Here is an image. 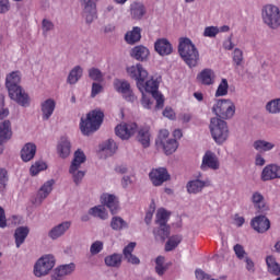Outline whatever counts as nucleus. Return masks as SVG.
<instances>
[{
  "label": "nucleus",
  "mask_w": 280,
  "mask_h": 280,
  "mask_svg": "<svg viewBox=\"0 0 280 280\" xmlns=\"http://www.w3.org/2000/svg\"><path fill=\"white\" fill-rule=\"evenodd\" d=\"M127 73L132 80H136L137 88L141 93L143 91L151 93L156 101L155 108H163L165 101L163 100V94L159 93V82L154 79L148 80V70L141 63L127 68Z\"/></svg>",
  "instance_id": "f257e3e1"
},
{
  "label": "nucleus",
  "mask_w": 280,
  "mask_h": 280,
  "mask_svg": "<svg viewBox=\"0 0 280 280\" xmlns=\"http://www.w3.org/2000/svg\"><path fill=\"white\" fill-rule=\"evenodd\" d=\"M178 54L189 69L198 67L200 62V51H198L194 42L188 37L179 38Z\"/></svg>",
  "instance_id": "f03ea898"
},
{
  "label": "nucleus",
  "mask_w": 280,
  "mask_h": 280,
  "mask_svg": "<svg viewBox=\"0 0 280 280\" xmlns=\"http://www.w3.org/2000/svg\"><path fill=\"white\" fill-rule=\"evenodd\" d=\"M104 122V112L94 109L86 114V118H81L80 130L82 135L89 137L93 132H97Z\"/></svg>",
  "instance_id": "7ed1b4c3"
},
{
  "label": "nucleus",
  "mask_w": 280,
  "mask_h": 280,
  "mask_svg": "<svg viewBox=\"0 0 280 280\" xmlns=\"http://www.w3.org/2000/svg\"><path fill=\"white\" fill-rule=\"evenodd\" d=\"M209 128L211 137L217 145H224V143L229 141L230 131L226 121L218 117L211 118Z\"/></svg>",
  "instance_id": "20e7f679"
},
{
  "label": "nucleus",
  "mask_w": 280,
  "mask_h": 280,
  "mask_svg": "<svg viewBox=\"0 0 280 280\" xmlns=\"http://www.w3.org/2000/svg\"><path fill=\"white\" fill-rule=\"evenodd\" d=\"M171 212L167 211H159L156 213L155 224H158V228H154L153 235L155 240H161L162 242H165L167 237H170L171 228L167 224L170 221Z\"/></svg>",
  "instance_id": "39448f33"
},
{
  "label": "nucleus",
  "mask_w": 280,
  "mask_h": 280,
  "mask_svg": "<svg viewBox=\"0 0 280 280\" xmlns=\"http://www.w3.org/2000/svg\"><path fill=\"white\" fill-rule=\"evenodd\" d=\"M86 162V155L84 154V151L77 150L74 152V158L71 162L69 173L72 175L73 183L75 185H80L82 183V178H84L85 173L84 171H78L79 167H81L82 163Z\"/></svg>",
  "instance_id": "423d86ee"
},
{
  "label": "nucleus",
  "mask_w": 280,
  "mask_h": 280,
  "mask_svg": "<svg viewBox=\"0 0 280 280\" xmlns=\"http://www.w3.org/2000/svg\"><path fill=\"white\" fill-rule=\"evenodd\" d=\"M156 148H162L165 154H174L178 150V142L176 139H170V131L167 129H161L158 138L155 139Z\"/></svg>",
  "instance_id": "0eeeda50"
},
{
  "label": "nucleus",
  "mask_w": 280,
  "mask_h": 280,
  "mask_svg": "<svg viewBox=\"0 0 280 280\" xmlns=\"http://www.w3.org/2000/svg\"><path fill=\"white\" fill-rule=\"evenodd\" d=\"M262 21L270 30L280 27V10L277 5L267 4L262 8Z\"/></svg>",
  "instance_id": "6e6552de"
},
{
  "label": "nucleus",
  "mask_w": 280,
  "mask_h": 280,
  "mask_svg": "<svg viewBox=\"0 0 280 280\" xmlns=\"http://www.w3.org/2000/svg\"><path fill=\"white\" fill-rule=\"evenodd\" d=\"M212 113L220 119H231L235 115V104L231 100H219L212 107Z\"/></svg>",
  "instance_id": "1a4fd4ad"
},
{
  "label": "nucleus",
  "mask_w": 280,
  "mask_h": 280,
  "mask_svg": "<svg viewBox=\"0 0 280 280\" xmlns=\"http://www.w3.org/2000/svg\"><path fill=\"white\" fill-rule=\"evenodd\" d=\"M54 266H56V258L52 255H45L40 257L35 266H34V275L35 277H45L54 270Z\"/></svg>",
  "instance_id": "9d476101"
},
{
  "label": "nucleus",
  "mask_w": 280,
  "mask_h": 280,
  "mask_svg": "<svg viewBox=\"0 0 280 280\" xmlns=\"http://www.w3.org/2000/svg\"><path fill=\"white\" fill-rule=\"evenodd\" d=\"M83 11L82 16L86 25H91L93 21L97 20V1L100 0H79Z\"/></svg>",
  "instance_id": "9b49d317"
},
{
  "label": "nucleus",
  "mask_w": 280,
  "mask_h": 280,
  "mask_svg": "<svg viewBox=\"0 0 280 280\" xmlns=\"http://www.w3.org/2000/svg\"><path fill=\"white\" fill-rule=\"evenodd\" d=\"M114 89L117 93L122 95L126 102H130L131 104L137 102V96L135 95V92H132V88H130V83L128 81L115 79Z\"/></svg>",
  "instance_id": "f8f14e48"
},
{
  "label": "nucleus",
  "mask_w": 280,
  "mask_h": 280,
  "mask_svg": "<svg viewBox=\"0 0 280 280\" xmlns=\"http://www.w3.org/2000/svg\"><path fill=\"white\" fill-rule=\"evenodd\" d=\"M9 97L16 102L20 106H30V96L25 93V90L21 85H14L12 88H7Z\"/></svg>",
  "instance_id": "ddd939ff"
},
{
  "label": "nucleus",
  "mask_w": 280,
  "mask_h": 280,
  "mask_svg": "<svg viewBox=\"0 0 280 280\" xmlns=\"http://www.w3.org/2000/svg\"><path fill=\"white\" fill-rule=\"evenodd\" d=\"M101 202L103 206L92 207L90 211H104V207L108 208L109 211L119 210V199L115 195L103 194L101 196Z\"/></svg>",
  "instance_id": "4468645a"
},
{
  "label": "nucleus",
  "mask_w": 280,
  "mask_h": 280,
  "mask_svg": "<svg viewBox=\"0 0 280 280\" xmlns=\"http://www.w3.org/2000/svg\"><path fill=\"white\" fill-rule=\"evenodd\" d=\"M200 170L202 172H207L208 170L217 172V170H220V159H218V155L212 151H206L202 156Z\"/></svg>",
  "instance_id": "2eb2a0df"
},
{
  "label": "nucleus",
  "mask_w": 280,
  "mask_h": 280,
  "mask_svg": "<svg viewBox=\"0 0 280 280\" xmlns=\"http://www.w3.org/2000/svg\"><path fill=\"white\" fill-rule=\"evenodd\" d=\"M149 178L154 185V187H161L163 183H167V180H170L171 176L170 173L167 172V168L159 167L150 172Z\"/></svg>",
  "instance_id": "dca6fc26"
},
{
  "label": "nucleus",
  "mask_w": 280,
  "mask_h": 280,
  "mask_svg": "<svg viewBox=\"0 0 280 280\" xmlns=\"http://www.w3.org/2000/svg\"><path fill=\"white\" fill-rule=\"evenodd\" d=\"M56 184V180L50 179L47 180L38 190L36 197L32 200L33 205L35 207H38L43 205V200L49 196L54 189V185Z\"/></svg>",
  "instance_id": "f3484780"
},
{
  "label": "nucleus",
  "mask_w": 280,
  "mask_h": 280,
  "mask_svg": "<svg viewBox=\"0 0 280 280\" xmlns=\"http://www.w3.org/2000/svg\"><path fill=\"white\" fill-rule=\"evenodd\" d=\"M135 132H137L136 122L120 124L115 128L116 136L119 137V139H122V141L130 139Z\"/></svg>",
  "instance_id": "a211bd4d"
},
{
  "label": "nucleus",
  "mask_w": 280,
  "mask_h": 280,
  "mask_svg": "<svg viewBox=\"0 0 280 280\" xmlns=\"http://www.w3.org/2000/svg\"><path fill=\"white\" fill-rule=\"evenodd\" d=\"M276 178H280V166L277 164H268L262 168L260 174V179L264 183L268 180H276Z\"/></svg>",
  "instance_id": "6ab92c4d"
},
{
  "label": "nucleus",
  "mask_w": 280,
  "mask_h": 280,
  "mask_svg": "<svg viewBox=\"0 0 280 280\" xmlns=\"http://www.w3.org/2000/svg\"><path fill=\"white\" fill-rule=\"evenodd\" d=\"M250 226L256 233H266L270 230V220L265 215H258L250 221Z\"/></svg>",
  "instance_id": "aec40b11"
},
{
  "label": "nucleus",
  "mask_w": 280,
  "mask_h": 280,
  "mask_svg": "<svg viewBox=\"0 0 280 280\" xmlns=\"http://www.w3.org/2000/svg\"><path fill=\"white\" fill-rule=\"evenodd\" d=\"M197 80L203 86H211L215 84V72L211 68H206L197 74Z\"/></svg>",
  "instance_id": "412c9836"
},
{
  "label": "nucleus",
  "mask_w": 280,
  "mask_h": 280,
  "mask_svg": "<svg viewBox=\"0 0 280 280\" xmlns=\"http://www.w3.org/2000/svg\"><path fill=\"white\" fill-rule=\"evenodd\" d=\"M129 12L133 21H141L148 14V9H145V4L142 2L135 1L130 4Z\"/></svg>",
  "instance_id": "4be33fe9"
},
{
  "label": "nucleus",
  "mask_w": 280,
  "mask_h": 280,
  "mask_svg": "<svg viewBox=\"0 0 280 280\" xmlns=\"http://www.w3.org/2000/svg\"><path fill=\"white\" fill-rule=\"evenodd\" d=\"M205 187H211V179L200 180H189L186 185L188 194H200Z\"/></svg>",
  "instance_id": "5701e85b"
},
{
  "label": "nucleus",
  "mask_w": 280,
  "mask_h": 280,
  "mask_svg": "<svg viewBox=\"0 0 280 280\" xmlns=\"http://www.w3.org/2000/svg\"><path fill=\"white\" fill-rule=\"evenodd\" d=\"M154 49L160 56H170L174 51L172 43L166 38L158 39L154 44Z\"/></svg>",
  "instance_id": "b1692460"
},
{
  "label": "nucleus",
  "mask_w": 280,
  "mask_h": 280,
  "mask_svg": "<svg viewBox=\"0 0 280 280\" xmlns=\"http://www.w3.org/2000/svg\"><path fill=\"white\" fill-rule=\"evenodd\" d=\"M137 247V243L131 242L129 243L122 250L125 259L128 261V264H132L133 266H139L141 264V260L139 257L133 255L135 248Z\"/></svg>",
  "instance_id": "393cba45"
},
{
  "label": "nucleus",
  "mask_w": 280,
  "mask_h": 280,
  "mask_svg": "<svg viewBox=\"0 0 280 280\" xmlns=\"http://www.w3.org/2000/svg\"><path fill=\"white\" fill-rule=\"evenodd\" d=\"M69 229H71V222L65 221V222L56 225L55 228H52L49 231L48 236L50 240H58V237H62V235L65 233H67V231H69Z\"/></svg>",
  "instance_id": "a878e982"
},
{
  "label": "nucleus",
  "mask_w": 280,
  "mask_h": 280,
  "mask_svg": "<svg viewBox=\"0 0 280 280\" xmlns=\"http://www.w3.org/2000/svg\"><path fill=\"white\" fill-rule=\"evenodd\" d=\"M131 58L139 62H145L150 58V49L143 45L136 46L131 49Z\"/></svg>",
  "instance_id": "bb28decb"
},
{
  "label": "nucleus",
  "mask_w": 280,
  "mask_h": 280,
  "mask_svg": "<svg viewBox=\"0 0 280 280\" xmlns=\"http://www.w3.org/2000/svg\"><path fill=\"white\" fill-rule=\"evenodd\" d=\"M75 264L70 262L68 265H61L55 270V275L51 277V280H60L62 277H67V275H71L74 272Z\"/></svg>",
  "instance_id": "cd10ccee"
},
{
  "label": "nucleus",
  "mask_w": 280,
  "mask_h": 280,
  "mask_svg": "<svg viewBox=\"0 0 280 280\" xmlns=\"http://www.w3.org/2000/svg\"><path fill=\"white\" fill-rule=\"evenodd\" d=\"M136 139L138 142H140L142 148H150V141L152 139V133H150V127H141L138 130Z\"/></svg>",
  "instance_id": "c85d7f7f"
},
{
  "label": "nucleus",
  "mask_w": 280,
  "mask_h": 280,
  "mask_svg": "<svg viewBox=\"0 0 280 280\" xmlns=\"http://www.w3.org/2000/svg\"><path fill=\"white\" fill-rule=\"evenodd\" d=\"M54 110H56V101H54L52 98H48L42 103L44 121L49 120V118L54 115Z\"/></svg>",
  "instance_id": "c756f323"
},
{
  "label": "nucleus",
  "mask_w": 280,
  "mask_h": 280,
  "mask_svg": "<svg viewBox=\"0 0 280 280\" xmlns=\"http://www.w3.org/2000/svg\"><path fill=\"white\" fill-rule=\"evenodd\" d=\"M57 152L61 159H67L71 154V142L67 137H61L57 145Z\"/></svg>",
  "instance_id": "7c9ffc66"
},
{
  "label": "nucleus",
  "mask_w": 280,
  "mask_h": 280,
  "mask_svg": "<svg viewBox=\"0 0 280 280\" xmlns=\"http://www.w3.org/2000/svg\"><path fill=\"white\" fill-rule=\"evenodd\" d=\"M34 156H36V144L28 142L21 150V159L24 163H28Z\"/></svg>",
  "instance_id": "2f4dec72"
},
{
  "label": "nucleus",
  "mask_w": 280,
  "mask_h": 280,
  "mask_svg": "<svg viewBox=\"0 0 280 280\" xmlns=\"http://www.w3.org/2000/svg\"><path fill=\"white\" fill-rule=\"evenodd\" d=\"M12 139V124L10 120L0 122V141H10Z\"/></svg>",
  "instance_id": "473e14b6"
},
{
  "label": "nucleus",
  "mask_w": 280,
  "mask_h": 280,
  "mask_svg": "<svg viewBox=\"0 0 280 280\" xmlns=\"http://www.w3.org/2000/svg\"><path fill=\"white\" fill-rule=\"evenodd\" d=\"M27 235H30V229L27 226H20L15 230L14 237L16 248H21V245L27 240Z\"/></svg>",
  "instance_id": "72a5a7b5"
},
{
  "label": "nucleus",
  "mask_w": 280,
  "mask_h": 280,
  "mask_svg": "<svg viewBox=\"0 0 280 280\" xmlns=\"http://www.w3.org/2000/svg\"><path fill=\"white\" fill-rule=\"evenodd\" d=\"M125 40L128 45H135L141 40V27L135 26L132 31H129L125 35Z\"/></svg>",
  "instance_id": "f704fd0d"
},
{
  "label": "nucleus",
  "mask_w": 280,
  "mask_h": 280,
  "mask_svg": "<svg viewBox=\"0 0 280 280\" xmlns=\"http://www.w3.org/2000/svg\"><path fill=\"white\" fill-rule=\"evenodd\" d=\"M84 73V69L80 66H75L71 69V71L68 74L67 83L68 84H78L80 82V79L82 78V74Z\"/></svg>",
  "instance_id": "c9c22d12"
},
{
  "label": "nucleus",
  "mask_w": 280,
  "mask_h": 280,
  "mask_svg": "<svg viewBox=\"0 0 280 280\" xmlns=\"http://www.w3.org/2000/svg\"><path fill=\"white\" fill-rule=\"evenodd\" d=\"M253 148L256 152H270V150H275V143L259 139L254 141Z\"/></svg>",
  "instance_id": "e433bc0d"
},
{
  "label": "nucleus",
  "mask_w": 280,
  "mask_h": 280,
  "mask_svg": "<svg viewBox=\"0 0 280 280\" xmlns=\"http://www.w3.org/2000/svg\"><path fill=\"white\" fill-rule=\"evenodd\" d=\"M7 89H12V86H21V72L13 71L7 75L5 79Z\"/></svg>",
  "instance_id": "4c0bfd02"
},
{
  "label": "nucleus",
  "mask_w": 280,
  "mask_h": 280,
  "mask_svg": "<svg viewBox=\"0 0 280 280\" xmlns=\"http://www.w3.org/2000/svg\"><path fill=\"white\" fill-rule=\"evenodd\" d=\"M100 149H101V152H105L107 156H113V154L117 152V143H115V140L109 139L103 142Z\"/></svg>",
  "instance_id": "58836bf2"
},
{
  "label": "nucleus",
  "mask_w": 280,
  "mask_h": 280,
  "mask_svg": "<svg viewBox=\"0 0 280 280\" xmlns=\"http://www.w3.org/2000/svg\"><path fill=\"white\" fill-rule=\"evenodd\" d=\"M266 264H267L268 272H270V275H275V277H280V266L275 259V257L268 256L266 258Z\"/></svg>",
  "instance_id": "ea45409f"
},
{
  "label": "nucleus",
  "mask_w": 280,
  "mask_h": 280,
  "mask_svg": "<svg viewBox=\"0 0 280 280\" xmlns=\"http://www.w3.org/2000/svg\"><path fill=\"white\" fill-rule=\"evenodd\" d=\"M121 257L122 256L120 254H113L105 257V264L110 268H119V266H121Z\"/></svg>",
  "instance_id": "a19ab883"
},
{
  "label": "nucleus",
  "mask_w": 280,
  "mask_h": 280,
  "mask_svg": "<svg viewBox=\"0 0 280 280\" xmlns=\"http://www.w3.org/2000/svg\"><path fill=\"white\" fill-rule=\"evenodd\" d=\"M180 242H183V236H180V235L171 236L165 244L166 253L174 250V248H176L178 246V244H180Z\"/></svg>",
  "instance_id": "79ce46f5"
},
{
  "label": "nucleus",
  "mask_w": 280,
  "mask_h": 280,
  "mask_svg": "<svg viewBox=\"0 0 280 280\" xmlns=\"http://www.w3.org/2000/svg\"><path fill=\"white\" fill-rule=\"evenodd\" d=\"M266 110L271 115H278V113H280V98L269 101L266 104Z\"/></svg>",
  "instance_id": "37998d69"
},
{
  "label": "nucleus",
  "mask_w": 280,
  "mask_h": 280,
  "mask_svg": "<svg viewBox=\"0 0 280 280\" xmlns=\"http://www.w3.org/2000/svg\"><path fill=\"white\" fill-rule=\"evenodd\" d=\"M232 60L235 69H237V67H242V65H244V51L240 48H235L232 52Z\"/></svg>",
  "instance_id": "c03bdc74"
},
{
  "label": "nucleus",
  "mask_w": 280,
  "mask_h": 280,
  "mask_svg": "<svg viewBox=\"0 0 280 280\" xmlns=\"http://www.w3.org/2000/svg\"><path fill=\"white\" fill-rule=\"evenodd\" d=\"M89 78L94 82H104V73L97 68H90L88 70Z\"/></svg>",
  "instance_id": "a18cd8bd"
},
{
  "label": "nucleus",
  "mask_w": 280,
  "mask_h": 280,
  "mask_svg": "<svg viewBox=\"0 0 280 280\" xmlns=\"http://www.w3.org/2000/svg\"><path fill=\"white\" fill-rule=\"evenodd\" d=\"M252 202L256 207V209H266V203L264 202V195L258 191L253 194Z\"/></svg>",
  "instance_id": "49530a36"
},
{
  "label": "nucleus",
  "mask_w": 280,
  "mask_h": 280,
  "mask_svg": "<svg viewBox=\"0 0 280 280\" xmlns=\"http://www.w3.org/2000/svg\"><path fill=\"white\" fill-rule=\"evenodd\" d=\"M229 93V81L226 79H222L221 83L219 84L215 97H224V95H228Z\"/></svg>",
  "instance_id": "de8ad7c7"
},
{
  "label": "nucleus",
  "mask_w": 280,
  "mask_h": 280,
  "mask_svg": "<svg viewBox=\"0 0 280 280\" xmlns=\"http://www.w3.org/2000/svg\"><path fill=\"white\" fill-rule=\"evenodd\" d=\"M44 170H47V164L43 161H37L31 166L30 172L32 176H37V174Z\"/></svg>",
  "instance_id": "09e8293b"
},
{
  "label": "nucleus",
  "mask_w": 280,
  "mask_h": 280,
  "mask_svg": "<svg viewBox=\"0 0 280 280\" xmlns=\"http://www.w3.org/2000/svg\"><path fill=\"white\" fill-rule=\"evenodd\" d=\"M55 27H56V25L54 24V22H51V20L44 19L42 21L43 36H47V34H49V32H54Z\"/></svg>",
  "instance_id": "8fccbe9b"
},
{
  "label": "nucleus",
  "mask_w": 280,
  "mask_h": 280,
  "mask_svg": "<svg viewBox=\"0 0 280 280\" xmlns=\"http://www.w3.org/2000/svg\"><path fill=\"white\" fill-rule=\"evenodd\" d=\"M110 226L114 229V231H121V229L126 226V221L119 217H114L112 219Z\"/></svg>",
  "instance_id": "3c124183"
},
{
  "label": "nucleus",
  "mask_w": 280,
  "mask_h": 280,
  "mask_svg": "<svg viewBox=\"0 0 280 280\" xmlns=\"http://www.w3.org/2000/svg\"><path fill=\"white\" fill-rule=\"evenodd\" d=\"M220 34V27L218 26H208L203 31V36L206 38H215Z\"/></svg>",
  "instance_id": "603ef678"
},
{
  "label": "nucleus",
  "mask_w": 280,
  "mask_h": 280,
  "mask_svg": "<svg viewBox=\"0 0 280 280\" xmlns=\"http://www.w3.org/2000/svg\"><path fill=\"white\" fill-rule=\"evenodd\" d=\"M104 250V243L101 241L94 242L90 247L91 255H100Z\"/></svg>",
  "instance_id": "864d4df0"
},
{
  "label": "nucleus",
  "mask_w": 280,
  "mask_h": 280,
  "mask_svg": "<svg viewBox=\"0 0 280 280\" xmlns=\"http://www.w3.org/2000/svg\"><path fill=\"white\" fill-rule=\"evenodd\" d=\"M5 185H8V171L0 168V194L5 189Z\"/></svg>",
  "instance_id": "5fc2aeb1"
},
{
  "label": "nucleus",
  "mask_w": 280,
  "mask_h": 280,
  "mask_svg": "<svg viewBox=\"0 0 280 280\" xmlns=\"http://www.w3.org/2000/svg\"><path fill=\"white\" fill-rule=\"evenodd\" d=\"M102 91H104V88L102 86V84H100L97 82L92 83L91 97H95V96L100 95V93H102Z\"/></svg>",
  "instance_id": "6e6d98bb"
},
{
  "label": "nucleus",
  "mask_w": 280,
  "mask_h": 280,
  "mask_svg": "<svg viewBox=\"0 0 280 280\" xmlns=\"http://www.w3.org/2000/svg\"><path fill=\"white\" fill-rule=\"evenodd\" d=\"M141 104L143 108L150 109L152 108V104H154V102L150 98V96L145 95V93L142 92Z\"/></svg>",
  "instance_id": "4d7b16f0"
},
{
  "label": "nucleus",
  "mask_w": 280,
  "mask_h": 280,
  "mask_svg": "<svg viewBox=\"0 0 280 280\" xmlns=\"http://www.w3.org/2000/svg\"><path fill=\"white\" fill-rule=\"evenodd\" d=\"M89 215H92V218H100L101 220H107L108 211H91L89 212Z\"/></svg>",
  "instance_id": "13d9d810"
},
{
  "label": "nucleus",
  "mask_w": 280,
  "mask_h": 280,
  "mask_svg": "<svg viewBox=\"0 0 280 280\" xmlns=\"http://www.w3.org/2000/svg\"><path fill=\"white\" fill-rule=\"evenodd\" d=\"M234 253L238 259H244V255H246V250H244V246L236 244L234 246Z\"/></svg>",
  "instance_id": "bf43d9fd"
},
{
  "label": "nucleus",
  "mask_w": 280,
  "mask_h": 280,
  "mask_svg": "<svg viewBox=\"0 0 280 280\" xmlns=\"http://www.w3.org/2000/svg\"><path fill=\"white\" fill-rule=\"evenodd\" d=\"M10 11V1L9 0H0V14H5V12Z\"/></svg>",
  "instance_id": "052dcab7"
},
{
  "label": "nucleus",
  "mask_w": 280,
  "mask_h": 280,
  "mask_svg": "<svg viewBox=\"0 0 280 280\" xmlns=\"http://www.w3.org/2000/svg\"><path fill=\"white\" fill-rule=\"evenodd\" d=\"M255 165L257 167H264V165H266V159H264V155L260 154V153H257L256 154V158H255Z\"/></svg>",
  "instance_id": "680f3d73"
},
{
  "label": "nucleus",
  "mask_w": 280,
  "mask_h": 280,
  "mask_svg": "<svg viewBox=\"0 0 280 280\" xmlns=\"http://www.w3.org/2000/svg\"><path fill=\"white\" fill-rule=\"evenodd\" d=\"M163 115L167 117V119H176V113H174V109H172V107H166L163 110Z\"/></svg>",
  "instance_id": "e2e57ef3"
},
{
  "label": "nucleus",
  "mask_w": 280,
  "mask_h": 280,
  "mask_svg": "<svg viewBox=\"0 0 280 280\" xmlns=\"http://www.w3.org/2000/svg\"><path fill=\"white\" fill-rule=\"evenodd\" d=\"M244 222H246V220L244 219V217H240V214H235L234 215V224L236 226H244Z\"/></svg>",
  "instance_id": "0e129e2a"
},
{
  "label": "nucleus",
  "mask_w": 280,
  "mask_h": 280,
  "mask_svg": "<svg viewBox=\"0 0 280 280\" xmlns=\"http://www.w3.org/2000/svg\"><path fill=\"white\" fill-rule=\"evenodd\" d=\"M128 185H132V179L130 178V176L125 175L121 178V186L124 187V189L128 188Z\"/></svg>",
  "instance_id": "69168bd1"
},
{
  "label": "nucleus",
  "mask_w": 280,
  "mask_h": 280,
  "mask_svg": "<svg viewBox=\"0 0 280 280\" xmlns=\"http://www.w3.org/2000/svg\"><path fill=\"white\" fill-rule=\"evenodd\" d=\"M8 221L5 220V211H0V229H5Z\"/></svg>",
  "instance_id": "338daca9"
},
{
  "label": "nucleus",
  "mask_w": 280,
  "mask_h": 280,
  "mask_svg": "<svg viewBox=\"0 0 280 280\" xmlns=\"http://www.w3.org/2000/svg\"><path fill=\"white\" fill-rule=\"evenodd\" d=\"M223 47L228 51H231V49H233V47H235V45H233V42L231 40V37H229V39L223 43Z\"/></svg>",
  "instance_id": "774afa93"
}]
</instances>
